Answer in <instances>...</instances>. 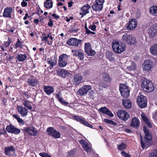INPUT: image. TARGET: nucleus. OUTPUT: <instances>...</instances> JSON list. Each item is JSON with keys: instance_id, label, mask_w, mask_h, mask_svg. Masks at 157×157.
<instances>
[{"instance_id": "27", "label": "nucleus", "mask_w": 157, "mask_h": 157, "mask_svg": "<svg viewBox=\"0 0 157 157\" xmlns=\"http://www.w3.org/2000/svg\"><path fill=\"white\" fill-rule=\"evenodd\" d=\"M140 142L142 148L144 149L148 147L150 145V143L149 141L146 140L143 141L142 140V136L140 135Z\"/></svg>"}, {"instance_id": "61", "label": "nucleus", "mask_w": 157, "mask_h": 157, "mask_svg": "<svg viewBox=\"0 0 157 157\" xmlns=\"http://www.w3.org/2000/svg\"><path fill=\"white\" fill-rule=\"evenodd\" d=\"M23 1L21 2V6L22 7H25L27 6V3L25 2L24 0H23Z\"/></svg>"}, {"instance_id": "53", "label": "nucleus", "mask_w": 157, "mask_h": 157, "mask_svg": "<svg viewBox=\"0 0 157 157\" xmlns=\"http://www.w3.org/2000/svg\"><path fill=\"white\" fill-rule=\"evenodd\" d=\"M15 46L16 48L19 47L21 48L22 47V44L21 43L19 39L17 40V42Z\"/></svg>"}, {"instance_id": "51", "label": "nucleus", "mask_w": 157, "mask_h": 157, "mask_svg": "<svg viewBox=\"0 0 157 157\" xmlns=\"http://www.w3.org/2000/svg\"><path fill=\"white\" fill-rule=\"evenodd\" d=\"M40 156L42 157H51L47 153L45 152H41L39 153Z\"/></svg>"}, {"instance_id": "54", "label": "nucleus", "mask_w": 157, "mask_h": 157, "mask_svg": "<svg viewBox=\"0 0 157 157\" xmlns=\"http://www.w3.org/2000/svg\"><path fill=\"white\" fill-rule=\"evenodd\" d=\"M141 116L143 121L146 123L149 121L144 115L142 114L141 115Z\"/></svg>"}, {"instance_id": "24", "label": "nucleus", "mask_w": 157, "mask_h": 157, "mask_svg": "<svg viewBox=\"0 0 157 157\" xmlns=\"http://www.w3.org/2000/svg\"><path fill=\"white\" fill-rule=\"evenodd\" d=\"M4 151L6 154L9 156H11L12 155L11 152L13 153H15V149L12 146H10L5 147Z\"/></svg>"}, {"instance_id": "11", "label": "nucleus", "mask_w": 157, "mask_h": 157, "mask_svg": "<svg viewBox=\"0 0 157 157\" xmlns=\"http://www.w3.org/2000/svg\"><path fill=\"white\" fill-rule=\"evenodd\" d=\"M91 89L92 87L90 85H84L79 90L78 92L80 95L84 96L86 95L88 92Z\"/></svg>"}, {"instance_id": "60", "label": "nucleus", "mask_w": 157, "mask_h": 157, "mask_svg": "<svg viewBox=\"0 0 157 157\" xmlns=\"http://www.w3.org/2000/svg\"><path fill=\"white\" fill-rule=\"evenodd\" d=\"M153 117L155 120L157 121V110L155 111V114L153 115Z\"/></svg>"}, {"instance_id": "38", "label": "nucleus", "mask_w": 157, "mask_h": 157, "mask_svg": "<svg viewBox=\"0 0 157 157\" xmlns=\"http://www.w3.org/2000/svg\"><path fill=\"white\" fill-rule=\"evenodd\" d=\"M150 12L153 15L157 16V6L151 7L150 9Z\"/></svg>"}, {"instance_id": "41", "label": "nucleus", "mask_w": 157, "mask_h": 157, "mask_svg": "<svg viewBox=\"0 0 157 157\" xmlns=\"http://www.w3.org/2000/svg\"><path fill=\"white\" fill-rule=\"evenodd\" d=\"M14 126L12 124H10L6 126V129L9 133H11L14 129Z\"/></svg>"}, {"instance_id": "62", "label": "nucleus", "mask_w": 157, "mask_h": 157, "mask_svg": "<svg viewBox=\"0 0 157 157\" xmlns=\"http://www.w3.org/2000/svg\"><path fill=\"white\" fill-rule=\"evenodd\" d=\"M85 29L86 30V33L87 34H89L90 33L91 31H90L87 28V26H85Z\"/></svg>"}, {"instance_id": "47", "label": "nucleus", "mask_w": 157, "mask_h": 157, "mask_svg": "<svg viewBox=\"0 0 157 157\" xmlns=\"http://www.w3.org/2000/svg\"><path fill=\"white\" fill-rule=\"evenodd\" d=\"M149 157H157V150H154L149 155Z\"/></svg>"}, {"instance_id": "39", "label": "nucleus", "mask_w": 157, "mask_h": 157, "mask_svg": "<svg viewBox=\"0 0 157 157\" xmlns=\"http://www.w3.org/2000/svg\"><path fill=\"white\" fill-rule=\"evenodd\" d=\"M17 58L19 61L23 62L26 59L27 57L25 54H18L17 56Z\"/></svg>"}, {"instance_id": "17", "label": "nucleus", "mask_w": 157, "mask_h": 157, "mask_svg": "<svg viewBox=\"0 0 157 157\" xmlns=\"http://www.w3.org/2000/svg\"><path fill=\"white\" fill-rule=\"evenodd\" d=\"M38 80L33 75H31L30 78L27 80V82L29 85L33 86H36L38 83Z\"/></svg>"}, {"instance_id": "10", "label": "nucleus", "mask_w": 157, "mask_h": 157, "mask_svg": "<svg viewBox=\"0 0 157 157\" xmlns=\"http://www.w3.org/2000/svg\"><path fill=\"white\" fill-rule=\"evenodd\" d=\"M48 134L55 138H58L60 137V134L52 127L48 128L46 130Z\"/></svg>"}, {"instance_id": "8", "label": "nucleus", "mask_w": 157, "mask_h": 157, "mask_svg": "<svg viewBox=\"0 0 157 157\" xmlns=\"http://www.w3.org/2000/svg\"><path fill=\"white\" fill-rule=\"evenodd\" d=\"M117 115L119 118L126 121L129 117V115L128 113L123 110H119L117 112Z\"/></svg>"}, {"instance_id": "4", "label": "nucleus", "mask_w": 157, "mask_h": 157, "mask_svg": "<svg viewBox=\"0 0 157 157\" xmlns=\"http://www.w3.org/2000/svg\"><path fill=\"white\" fill-rule=\"evenodd\" d=\"M105 2L104 0H96L94 2L92 7L93 10L100 11L103 9V5Z\"/></svg>"}, {"instance_id": "31", "label": "nucleus", "mask_w": 157, "mask_h": 157, "mask_svg": "<svg viewBox=\"0 0 157 157\" xmlns=\"http://www.w3.org/2000/svg\"><path fill=\"white\" fill-rule=\"evenodd\" d=\"M48 63L50 65L51 68L55 66L57 63L56 58L54 57L53 59H48L47 60Z\"/></svg>"}, {"instance_id": "56", "label": "nucleus", "mask_w": 157, "mask_h": 157, "mask_svg": "<svg viewBox=\"0 0 157 157\" xmlns=\"http://www.w3.org/2000/svg\"><path fill=\"white\" fill-rule=\"evenodd\" d=\"M74 151L71 150L70 152L69 153V154L67 155V157H74V153L73 152Z\"/></svg>"}, {"instance_id": "29", "label": "nucleus", "mask_w": 157, "mask_h": 157, "mask_svg": "<svg viewBox=\"0 0 157 157\" xmlns=\"http://www.w3.org/2000/svg\"><path fill=\"white\" fill-rule=\"evenodd\" d=\"M53 3L52 0H46L44 2V6L47 9H50L53 7Z\"/></svg>"}, {"instance_id": "21", "label": "nucleus", "mask_w": 157, "mask_h": 157, "mask_svg": "<svg viewBox=\"0 0 157 157\" xmlns=\"http://www.w3.org/2000/svg\"><path fill=\"white\" fill-rule=\"evenodd\" d=\"M143 130L145 134V140L149 141L152 138V136L149 130L145 127H144Z\"/></svg>"}, {"instance_id": "42", "label": "nucleus", "mask_w": 157, "mask_h": 157, "mask_svg": "<svg viewBox=\"0 0 157 157\" xmlns=\"http://www.w3.org/2000/svg\"><path fill=\"white\" fill-rule=\"evenodd\" d=\"M13 116L17 121L18 122L22 124H24V122L23 120L20 117L16 115H13Z\"/></svg>"}, {"instance_id": "23", "label": "nucleus", "mask_w": 157, "mask_h": 157, "mask_svg": "<svg viewBox=\"0 0 157 157\" xmlns=\"http://www.w3.org/2000/svg\"><path fill=\"white\" fill-rule=\"evenodd\" d=\"M72 52L73 53V55L74 56L78 57L80 60L83 59L84 57L83 53L80 51L78 50H72Z\"/></svg>"}, {"instance_id": "57", "label": "nucleus", "mask_w": 157, "mask_h": 157, "mask_svg": "<svg viewBox=\"0 0 157 157\" xmlns=\"http://www.w3.org/2000/svg\"><path fill=\"white\" fill-rule=\"evenodd\" d=\"M11 41H8V42H5L4 44H3L2 45L4 46V47H5L6 48L8 47V46L9 45Z\"/></svg>"}, {"instance_id": "7", "label": "nucleus", "mask_w": 157, "mask_h": 157, "mask_svg": "<svg viewBox=\"0 0 157 157\" xmlns=\"http://www.w3.org/2000/svg\"><path fill=\"white\" fill-rule=\"evenodd\" d=\"M68 59V56L66 54H63L60 55L59 57L58 64L60 67H63L67 64V61Z\"/></svg>"}, {"instance_id": "30", "label": "nucleus", "mask_w": 157, "mask_h": 157, "mask_svg": "<svg viewBox=\"0 0 157 157\" xmlns=\"http://www.w3.org/2000/svg\"><path fill=\"white\" fill-rule=\"evenodd\" d=\"M22 103L27 108L31 110L32 109V107L30 104V102L27 99L23 100Z\"/></svg>"}, {"instance_id": "5", "label": "nucleus", "mask_w": 157, "mask_h": 157, "mask_svg": "<svg viewBox=\"0 0 157 157\" xmlns=\"http://www.w3.org/2000/svg\"><path fill=\"white\" fill-rule=\"evenodd\" d=\"M147 98L145 96L141 95L138 96L137 102L140 107L144 108L147 106Z\"/></svg>"}, {"instance_id": "49", "label": "nucleus", "mask_w": 157, "mask_h": 157, "mask_svg": "<svg viewBox=\"0 0 157 157\" xmlns=\"http://www.w3.org/2000/svg\"><path fill=\"white\" fill-rule=\"evenodd\" d=\"M20 132L21 131L19 129L17 128L14 126V129L11 133L14 134L15 135H17L19 134Z\"/></svg>"}, {"instance_id": "25", "label": "nucleus", "mask_w": 157, "mask_h": 157, "mask_svg": "<svg viewBox=\"0 0 157 157\" xmlns=\"http://www.w3.org/2000/svg\"><path fill=\"white\" fill-rule=\"evenodd\" d=\"M44 91L48 95H50L54 92L53 88L50 86H44Z\"/></svg>"}, {"instance_id": "40", "label": "nucleus", "mask_w": 157, "mask_h": 157, "mask_svg": "<svg viewBox=\"0 0 157 157\" xmlns=\"http://www.w3.org/2000/svg\"><path fill=\"white\" fill-rule=\"evenodd\" d=\"M127 69L128 71H130L134 70L136 69V65L134 62H132L131 65L127 67Z\"/></svg>"}, {"instance_id": "19", "label": "nucleus", "mask_w": 157, "mask_h": 157, "mask_svg": "<svg viewBox=\"0 0 157 157\" xmlns=\"http://www.w3.org/2000/svg\"><path fill=\"white\" fill-rule=\"evenodd\" d=\"M82 78L83 77L80 74H76L75 75L73 79L74 83L75 85H78L82 82Z\"/></svg>"}, {"instance_id": "28", "label": "nucleus", "mask_w": 157, "mask_h": 157, "mask_svg": "<svg viewBox=\"0 0 157 157\" xmlns=\"http://www.w3.org/2000/svg\"><path fill=\"white\" fill-rule=\"evenodd\" d=\"M57 72L58 75L63 78H65L66 76H68L70 74L69 73L67 70L63 69L58 70Z\"/></svg>"}, {"instance_id": "20", "label": "nucleus", "mask_w": 157, "mask_h": 157, "mask_svg": "<svg viewBox=\"0 0 157 157\" xmlns=\"http://www.w3.org/2000/svg\"><path fill=\"white\" fill-rule=\"evenodd\" d=\"M100 112L103 114L107 115L110 117H113V114L109 109L105 107H102L99 109Z\"/></svg>"}, {"instance_id": "13", "label": "nucleus", "mask_w": 157, "mask_h": 157, "mask_svg": "<svg viewBox=\"0 0 157 157\" xmlns=\"http://www.w3.org/2000/svg\"><path fill=\"white\" fill-rule=\"evenodd\" d=\"M24 131L28 133L31 136H36L37 135V131L36 128L33 127H28L24 128Z\"/></svg>"}, {"instance_id": "58", "label": "nucleus", "mask_w": 157, "mask_h": 157, "mask_svg": "<svg viewBox=\"0 0 157 157\" xmlns=\"http://www.w3.org/2000/svg\"><path fill=\"white\" fill-rule=\"evenodd\" d=\"M89 28L91 30L94 31L96 29V26L95 25H91L89 26Z\"/></svg>"}, {"instance_id": "15", "label": "nucleus", "mask_w": 157, "mask_h": 157, "mask_svg": "<svg viewBox=\"0 0 157 157\" xmlns=\"http://www.w3.org/2000/svg\"><path fill=\"white\" fill-rule=\"evenodd\" d=\"M43 37H41V40L43 41L44 40L47 42V44L49 45H51L52 44L53 42V37L52 36V35L49 33L47 35H45L44 34H43Z\"/></svg>"}, {"instance_id": "44", "label": "nucleus", "mask_w": 157, "mask_h": 157, "mask_svg": "<svg viewBox=\"0 0 157 157\" xmlns=\"http://www.w3.org/2000/svg\"><path fill=\"white\" fill-rule=\"evenodd\" d=\"M84 150L86 151L87 153L90 152L91 151V148L89 147L88 144L86 143L83 146Z\"/></svg>"}, {"instance_id": "63", "label": "nucleus", "mask_w": 157, "mask_h": 157, "mask_svg": "<svg viewBox=\"0 0 157 157\" xmlns=\"http://www.w3.org/2000/svg\"><path fill=\"white\" fill-rule=\"evenodd\" d=\"M79 143H80V144H81L82 145V147L84 146V145L85 144L87 143L85 142L83 140H79Z\"/></svg>"}, {"instance_id": "45", "label": "nucleus", "mask_w": 157, "mask_h": 157, "mask_svg": "<svg viewBox=\"0 0 157 157\" xmlns=\"http://www.w3.org/2000/svg\"><path fill=\"white\" fill-rule=\"evenodd\" d=\"M148 33L149 36L150 38H153L156 35L157 32H155L152 30H149Z\"/></svg>"}, {"instance_id": "33", "label": "nucleus", "mask_w": 157, "mask_h": 157, "mask_svg": "<svg viewBox=\"0 0 157 157\" xmlns=\"http://www.w3.org/2000/svg\"><path fill=\"white\" fill-rule=\"evenodd\" d=\"M90 8V6L88 4L83 6L82 8V13L83 14H86L89 13V10Z\"/></svg>"}, {"instance_id": "46", "label": "nucleus", "mask_w": 157, "mask_h": 157, "mask_svg": "<svg viewBox=\"0 0 157 157\" xmlns=\"http://www.w3.org/2000/svg\"><path fill=\"white\" fill-rule=\"evenodd\" d=\"M126 144L122 143L121 144L118 145V148L119 150H122L126 148Z\"/></svg>"}, {"instance_id": "36", "label": "nucleus", "mask_w": 157, "mask_h": 157, "mask_svg": "<svg viewBox=\"0 0 157 157\" xmlns=\"http://www.w3.org/2000/svg\"><path fill=\"white\" fill-rule=\"evenodd\" d=\"M56 97L62 105H68V102L63 100L59 94H56Z\"/></svg>"}, {"instance_id": "12", "label": "nucleus", "mask_w": 157, "mask_h": 157, "mask_svg": "<svg viewBox=\"0 0 157 157\" xmlns=\"http://www.w3.org/2000/svg\"><path fill=\"white\" fill-rule=\"evenodd\" d=\"M73 119L79 122L81 124H83L86 126L88 127L91 128H93V126L90 124L86 121H85L81 116H73L72 117Z\"/></svg>"}, {"instance_id": "1", "label": "nucleus", "mask_w": 157, "mask_h": 157, "mask_svg": "<svg viewBox=\"0 0 157 157\" xmlns=\"http://www.w3.org/2000/svg\"><path fill=\"white\" fill-rule=\"evenodd\" d=\"M112 48L113 51L117 54H121L126 49L125 44L117 40H113L112 43Z\"/></svg>"}, {"instance_id": "52", "label": "nucleus", "mask_w": 157, "mask_h": 157, "mask_svg": "<svg viewBox=\"0 0 157 157\" xmlns=\"http://www.w3.org/2000/svg\"><path fill=\"white\" fill-rule=\"evenodd\" d=\"M99 87L100 89H101L102 88H106L107 86V85L105 83L101 82L99 83Z\"/></svg>"}, {"instance_id": "59", "label": "nucleus", "mask_w": 157, "mask_h": 157, "mask_svg": "<svg viewBox=\"0 0 157 157\" xmlns=\"http://www.w3.org/2000/svg\"><path fill=\"white\" fill-rule=\"evenodd\" d=\"M49 13L51 14L52 16H53L56 19H59L60 17V16H59L55 13L52 14L51 13Z\"/></svg>"}, {"instance_id": "26", "label": "nucleus", "mask_w": 157, "mask_h": 157, "mask_svg": "<svg viewBox=\"0 0 157 157\" xmlns=\"http://www.w3.org/2000/svg\"><path fill=\"white\" fill-rule=\"evenodd\" d=\"M140 121L137 118L133 117L130 123V126L134 128H138L139 127Z\"/></svg>"}, {"instance_id": "3", "label": "nucleus", "mask_w": 157, "mask_h": 157, "mask_svg": "<svg viewBox=\"0 0 157 157\" xmlns=\"http://www.w3.org/2000/svg\"><path fill=\"white\" fill-rule=\"evenodd\" d=\"M121 40L124 42L130 45H135L136 44V38L131 34L127 33L123 35Z\"/></svg>"}, {"instance_id": "34", "label": "nucleus", "mask_w": 157, "mask_h": 157, "mask_svg": "<svg viewBox=\"0 0 157 157\" xmlns=\"http://www.w3.org/2000/svg\"><path fill=\"white\" fill-rule=\"evenodd\" d=\"M102 76L103 79L105 82H110L111 79L108 74L105 73H103Z\"/></svg>"}, {"instance_id": "22", "label": "nucleus", "mask_w": 157, "mask_h": 157, "mask_svg": "<svg viewBox=\"0 0 157 157\" xmlns=\"http://www.w3.org/2000/svg\"><path fill=\"white\" fill-rule=\"evenodd\" d=\"M13 11L11 7H7L4 10L3 16L7 18L11 17V13Z\"/></svg>"}, {"instance_id": "37", "label": "nucleus", "mask_w": 157, "mask_h": 157, "mask_svg": "<svg viewBox=\"0 0 157 157\" xmlns=\"http://www.w3.org/2000/svg\"><path fill=\"white\" fill-rule=\"evenodd\" d=\"M122 102L123 106L126 108L129 109L131 107L132 104L130 100H123Z\"/></svg>"}, {"instance_id": "6", "label": "nucleus", "mask_w": 157, "mask_h": 157, "mask_svg": "<svg viewBox=\"0 0 157 157\" xmlns=\"http://www.w3.org/2000/svg\"><path fill=\"white\" fill-rule=\"evenodd\" d=\"M119 90L121 95L124 97L127 98L129 95L130 90L128 86L125 84L120 85Z\"/></svg>"}, {"instance_id": "32", "label": "nucleus", "mask_w": 157, "mask_h": 157, "mask_svg": "<svg viewBox=\"0 0 157 157\" xmlns=\"http://www.w3.org/2000/svg\"><path fill=\"white\" fill-rule=\"evenodd\" d=\"M150 50L151 54L157 56V44L153 45Z\"/></svg>"}, {"instance_id": "2", "label": "nucleus", "mask_w": 157, "mask_h": 157, "mask_svg": "<svg viewBox=\"0 0 157 157\" xmlns=\"http://www.w3.org/2000/svg\"><path fill=\"white\" fill-rule=\"evenodd\" d=\"M141 86L143 90L147 92H151L154 90V87L151 82L145 78L142 79Z\"/></svg>"}, {"instance_id": "16", "label": "nucleus", "mask_w": 157, "mask_h": 157, "mask_svg": "<svg viewBox=\"0 0 157 157\" xmlns=\"http://www.w3.org/2000/svg\"><path fill=\"white\" fill-rule=\"evenodd\" d=\"M81 42L80 40H78L75 38H71L67 42V44L70 46H77Z\"/></svg>"}, {"instance_id": "64", "label": "nucleus", "mask_w": 157, "mask_h": 157, "mask_svg": "<svg viewBox=\"0 0 157 157\" xmlns=\"http://www.w3.org/2000/svg\"><path fill=\"white\" fill-rule=\"evenodd\" d=\"M23 96L24 97H26L27 98H29L30 96L28 94L27 92H25L23 93Z\"/></svg>"}, {"instance_id": "43", "label": "nucleus", "mask_w": 157, "mask_h": 157, "mask_svg": "<svg viewBox=\"0 0 157 157\" xmlns=\"http://www.w3.org/2000/svg\"><path fill=\"white\" fill-rule=\"evenodd\" d=\"M85 52H88V53L89 50L91 49V46L89 43H86L85 44Z\"/></svg>"}, {"instance_id": "14", "label": "nucleus", "mask_w": 157, "mask_h": 157, "mask_svg": "<svg viewBox=\"0 0 157 157\" xmlns=\"http://www.w3.org/2000/svg\"><path fill=\"white\" fill-rule=\"evenodd\" d=\"M17 111L18 113L21 117H26L28 114V110L25 107L17 106Z\"/></svg>"}, {"instance_id": "55", "label": "nucleus", "mask_w": 157, "mask_h": 157, "mask_svg": "<svg viewBox=\"0 0 157 157\" xmlns=\"http://www.w3.org/2000/svg\"><path fill=\"white\" fill-rule=\"evenodd\" d=\"M121 154L124 157H131L129 154L125 153L124 151H122Z\"/></svg>"}, {"instance_id": "35", "label": "nucleus", "mask_w": 157, "mask_h": 157, "mask_svg": "<svg viewBox=\"0 0 157 157\" xmlns=\"http://www.w3.org/2000/svg\"><path fill=\"white\" fill-rule=\"evenodd\" d=\"M106 55L107 58L110 61H114L115 58L114 57V55L112 52L110 51H107L106 53Z\"/></svg>"}, {"instance_id": "50", "label": "nucleus", "mask_w": 157, "mask_h": 157, "mask_svg": "<svg viewBox=\"0 0 157 157\" xmlns=\"http://www.w3.org/2000/svg\"><path fill=\"white\" fill-rule=\"evenodd\" d=\"M89 53H88V52H85L87 54L88 56H93L95 54V52L94 51L92 50V49L90 50H89Z\"/></svg>"}, {"instance_id": "18", "label": "nucleus", "mask_w": 157, "mask_h": 157, "mask_svg": "<svg viewBox=\"0 0 157 157\" xmlns=\"http://www.w3.org/2000/svg\"><path fill=\"white\" fill-rule=\"evenodd\" d=\"M137 25V20L134 18L132 19L128 23L127 28L128 29H131L136 28Z\"/></svg>"}, {"instance_id": "48", "label": "nucleus", "mask_w": 157, "mask_h": 157, "mask_svg": "<svg viewBox=\"0 0 157 157\" xmlns=\"http://www.w3.org/2000/svg\"><path fill=\"white\" fill-rule=\"evenodd\" d=\"M149 30L157 32V24H155L152 25L151 26Z\"/></svg>"}, {"instance_id": "9", "label": "nucleus", "mask_w": 157, "mask_h": 157, "mask_svg": "<svg viewBox=\"0 0 157 157\" xmlns=\"http://www.w3.org/2000/svg\"><path fill=\"white\" fill-rule=\"evenodd\" d=\"M153 66V63L152 61L150 60H146L142 65L143 70L147 72H149L151 70Z\"/></svg>"}]
</instances>
